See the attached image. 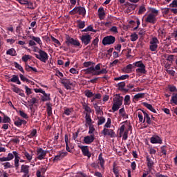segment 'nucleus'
I'll return each mask as SVG.
<instances>
[{
	"label": "nucleus",
	"mask_w": 177,
	"mask_h": 177,
	"mask_svg": "<svg viewBox=\"0 0 177 177\" xmlns=\"http://www.w3.org/2000/svg\"><path fill=\"white\" fill-rule=\"evenodd\" d=\"M85 74H92L93 75V66L84 70Z\"/></svg>",
	"instance_id": "42"
},
{
	"label": "nucleus",
	"mask_w": 177,
	"mask_h": 177,
	"mask_svg": "<svg viewBox=\"0 0 177 177\" xmlns=\"http://www.w3.org/2000/svg\"><path fill=\"white\" fill-rule=\"evenodd\" d=\"M43 95L44 96L41 97V102H48V100H50V95L46 93L45 91Z\"/></svg>",
	"instance_id": "33"
},
{
	"label": "nucleus",
	"mask_w": 177,
	"mask_h": 177,
	"mask_svg": "<svg viewBox=\"0 0 177 177\" xmlns=\"http://www.w3.org/2000/svg\"><path fill=\"white\" fill-rule=\"evenodd\" d=\"M93 104L94 106V109H95L96 113H97L99 114V113H102V111H103L102 110V109L100 108V106H99L97 105V103H93Z\"/></svg>",
	"instance_id": "43"
},
{
	"label": "nucleus",
	"mask_w": 177,
	"mask_h": 177,
	"mask_svg": "<svg viewBox=\"0 0 177 177\" xmlns=\"http://www.w3.org/2000/svg\"><path fill=\"white\" fill-rule=\"evenodd\" d=\"M12 153L14 154V157H15V161H19L20 160V157L19 156V153H17V151H12Z\"/></svg>",
	"instance_id": "55"
},
{
	"label": "nucleus",
	"mask_w": 177,
	"mask_h": 177,
	"mask_svg": "<svg viewBox=\"0 0 177 177\" xmlns=\"http://www.w3.org/2000/svg\"><path fill=\"white\" fill-rule=\"evenodd\" d=\"M147 165L148 167L149 171H151L153 169L154 161L149 156H147Z\"/></svg>",
	"instance_id": "18"
},
{
	"label": "nucleus",
	"mask_w": 177,
	"mask_h": 177,
	"mask_svg": "<svg viewBox=\"0 0 177 177\" xmlns=\"http://www.w3.org/2000/svg\"><path fill=\"white\" fill-rule=\"evenodd\" d=\"M82 107L85 111H86V114H89L91 115V113H92V110L91 109V107L88 106V104L86 102H84L82 103Z\"/></svg>",
	"instance_id": "22"
},
{
	"label": "nucleus",
	"mask_w": 177,
	"mask_h": 177,
	"mask_svg": "<svg viewBox=\"0 0 177 177\" xmlns=\"http://www.w3.org/2000/svg\"><path fill=\"white\" fill-rule=\"evenodd\" d=\"M142 112L144 114L143 123L147 122V124L150 125V124H151V118H150V115H149V113H147L146 111L143 110H142Z\"/></svg>",
	"instance_id": "19"
},
{
	"label": "nucleus",
	"mask_w": 177,
	"mask_h": 177,
	"mask_svg": "<svg viewBox=\"0 0 177 177\" xmlns=\"http://www.w3.org/2000/svg\"><path fill=\"white\" fill-rule=\"evenodd\" d=\"M2 165H3L5 169H8V168H13V166L10 165V162H9L3 163Z\"/></svg>",
	"instance_id": "54"
},
{
	"label": "nucleus",
	"mask_w": 177,
	"mask_h": 177,
	"mask_svg": "<svg viewBox=\"0 0 177 177\" xmlns=\"http://www.w3.org/2000/svg\"><path fill=\"white\" fill-rule=\"evenodd\" d=\"M102 45L107 46V45H113L115 42V37L113 35L106 36L102 39Z\"/></svg>",
	"instance_id": "8"
},
{
	"label": "nucleus",
	"mask_w": 177,
	"mask_h": 177,
	"mask_svg": "<svg viewBox=\"0 0 177 177\" xmlns=\"http://www.w3.org/2000/svg\"><path fill=\"white\" fill-rule=\"evenodd\" d=\"M10 121H11L10 118H9L8 116H6V115H3V119L2 121L3 124H8L10 122Z\"/></svg>",
	"instance_id": "50"
},
{
	"label": "nucleus",
	"mask_w": 177,
	"mask_h": 177,
	"mask_svg": "<svg viewBox=\"0 0 177 177\" xmlns=\"http://www.w3.org/2000/svg\"><path fill=\"white\" fill-rule=\"evenodd\" d=\"M149 15H155L157 17L158 15V10L156 8H151V13Z\"/></svg>",
	"instance_id": "59"
},
{
	"label": "nucleus",
	"mask_w": 177,
	"mask_h": 177,
	"mask_svg": "<svg viewBox=\"0 0 177 177\" xmlns=\"http://www.w3.org/2000/svg\"><path fill=\"white\" fill-rule=\"evenodd\" d=\"M73 111H74V110L72 108H64V114H65V115H71Z\"/></svg>",
	"instance_id": "41"
},
{
	"label": "nucleus",
	"mask_w": 177,
	"mask_h": 177,
	"mask_svg": "<svg viewBox=\"0 0 177 177\" xmlns=\"http://www.w3.org/2000/svg\"><path fill=\"white\" fill-rule=\"evenodd\" d=\"M170 102H173L174 104H176L177 106V93H173Z\"/></svg>",
	"instance_id": "45"
},
{
	"label": "nucleus",
	"mask_w": 177,
	"mask_h": 177,
	"mask_svg": "<svg viewBox=\"0 0 177 177\" xmlns=\"http://www.w3.org/2000/svg\"><path fill=\"white\" fill-rule=\"evenodd\" d=\"M22 154L24 157H25L26 160H28V161H31V160H32V156H34V153H32V152H31V153H29L28 152H27V151H24L22 152Z\"/></svg>",
	"instance_id": "21"
},
{
	"label": "nucleus",
	"mask_w": 177,
	"mask_h": 177,
	"mask_svg": "<svg viewBox=\"0 0 177 177\" xmlns=\"http://www.w3.org/2000/svg\"><path fill=\"white\" fill-rule=\"evenodd\" d=\"M50 39H52L53 42H54V44H55L56 45H58V46H60V45H62V43H60V41L55 38L53 36H50Z\"/></svg>",
	"instance_id": "49"
},
{
	"label": "nucleus",
	"mask_w": 177,
	"mask_h": 177,
	"mask_svg": "<svg viewBox=\"0 0 177 177\" xmlns=\"http://www.w3.org/2000/svg\"><path fill=\"white\" fill-rule=\"evenodd\" d=\"M84 95L85 96H86V97L91 98V97H93V96H95V94L91 91V90H86L84 91Z\"/></svg>",
	"instance_id": "36"
},
{
	"label": "nucleus",
	"mask_w": 177,
	"mask_h": 177,
	"mask_svg": "<svg viewBox=\"0 0 177 177\" xmlns=\"http://www.w3.org/2000/svg\"><path fill=\"white\" fill-rule=\"evenodd\" d=\"M80 40L82 41V44H84V45L86 46V45H89V44H91V41H92V37L91 35H83L80 37Z\"/></svg>",
	"instance_id": "10"
},
{
	"label": "nucleus",
	"mask_w": 177,
	"mask_h": 177,
	"mask_svg": "<svg viewBox=\"0 0 177 177\" xmlns=\"http://www.w3.org/2000/svg\"><path fill=\"white\" fill-rule=\"evenodd\" d=\"M21 172L24 174L22 177H30V166L27 165H22L21 166Z\"/></svg>",
	"instance_id": "12"
},
{
	"label": "nucleus",
	"mask_w": 177,
	"mask_h": 177,
	"mask_svg": "<svg viewBox=\"0 0 177 177\" xmlns=\"http://www.w3.org/2000/svg\"><path fill=\"white\" fill-rule=\"evenodd\" d=\"M14 66L15 68H17L18 70H19V71H21V73H23V74H24V69L23 68V66H21V65L19 64V63L17 62H14Z\"/></svg>",
	"instance_id": "39"
},
{
	"label": "nucleus",
	"mask_w": 177,
	"mask_h": 177,
	"mask_svg": "<svg viewBox=\"0 0 177 177\" xmlns=\"http://www.w3.org/2000/svg\"><path fill=\"white\" fill-rule=\"evenodd\" d=\"M95 63L93 62H85L83 63L84 67H91V66H94Z\"/></svg>",
	"instance_id": "53"
},
{
	"label": "nucleus",
	"mask_w": 177,
	"mask_h": 177,
	"mask_svg": "<svg viewBox=\"0 0 177 177\" xmlns=\"http://www.w3.org/2000/svg\"><path fill=\"white\" fill-rule=\"evenodd\" d=\"M32 58V57L31 55H25L22 57L21 60H22V62L27 63V62H28V60H31Z\"/></svg>",
	"instance_id": "40"
},
{
	"label": "nucleus",
	"mask_w": 177,
	"mask_h": 177,
	"mask_svg": "<svg viewBox=\"0 0 177 177\" xmlns=\"http://www.w3.org/2000/svg\"><path fill=\"white\" fill-rule=\"evenodd\" d=\"M27 136L30 139H32V138H37V129H32V131L30 132V133L29 135H28Z\"/></svg>",
	"instance_id": "37"
},
{
	"label": "nucleus",
	"mask_w": 177,
	"mask_h": 177,
	"mask_svg": "<svg viewBox=\"0 0 177 177\" xmlns=\"http://www.w3.org/2000/svg\"><path fill=\"white\" fill-rule=\"evenodd\" d=\"M118 86L120 91H123L124 92H128L129 91V88H124V87L125 86V82L118 83Z\"/></svg>",
	"instance_id": "27"
},
{
	"label": "nucleus",
	"mask_w": 177,
	"mask_h": 177,
	"mask_svg": "<svg viewBox=\"0 0 177 177\" xmlns=\"http://www.w3.org/2000/svg\"><path fill=\"white\" fill-rule=\"evenodd\" d=\"M133 66H135V67H138V68L136 70L138 75H142V74H147V71H146V66L143 64V62L138 61L133 63Z\"/></svg>",
	"instance_id": "2"
},
{
	"label": "nucleus",
	"mask_w": 177,
	"mask_h": 177,
	"mask_svg": "<svg viewBox=\"0 0 177 177\" xmlns=\"http://www.w3.org/2000/svg\"><path fill=\"white\" fill-rule=\"evenodd\" d=\"M6 55H9L10 56H17V53H16L15 48H10L6 51Z\"/></svg>",
	"instance_id": "30"
},
{
	"label": "nucleus",
	"mask_w": 177,
	"mask_h": 177,
	"mask_svg": "<svg viewBox=\"0 0 177 177\" xmlns=\"http://www.w3.org/2000/svg\"><path fill=\"white\" fill-rule=\"evenodd\" d=\"M143 106L146 108L148 109V110H150L152 113H157V111L153 107V105L147 103V102H143L142 103Z\"/></svg>",
	"instance_id": "24"
},
{
	"label": "nucleus",
	"mask_w": 177,
	"mask_h": 177,
	"mask_svg": "<svg viewBox=\"0 0 177 177\" xmlns=\"http://www.w3.org/2000/svg\"><path fill=\"white\" fill-rule=\"evenodd\" d=\"M36 151L37 160H45V157L46 156V154L48 153L46 151L43 150L42 148H38Z\"/></svg>",
	"instance_id": "9"
},
{
	"label": "nucleus",
	"mask_w": 177,
	"mask_h": 177,
	"mask_svg": "<svg viewBox=\"0 0 177 177\" xmlns=\"http://www.w3.org/2000/svg\"><path fill=\"white\" fill-rule=\"evenodd\" d=\"M86 120V125L88 126V133L89 135H92L95 132V127L93 126V122H92V118H91V115L89 113H86L85 115Z\"/></svg>",
	"instance_id": "4"
},
{
	"label": "nucleus",
	"mask_w": 177,
	"mask_h": 177,
	"mask_svg": "<svg viewBox=\"0 0 177 177\" xmlns=\"http://www.w3.org/2000/svg\"><path fill=\"white\" fill-rule=\"evenodd\" d=\"M66 39L65 44H66L68 46H70V45H73L75 48H81L82 46L80 40L71 37L69 35L66 36Z\"/></svg>",
	"instance_id": "6"
},
{
	"label": "nucleus",
	"mask_w": 177,
	"mask_h": 177,
	"mask_svg": "<svg viewBox=\"0 0 177 177\" xmlns=\"http://www.w3.org/2000/svg\"><path fill=\"white\" fill-rule=\"evenodd\" d=\"M113 172L115 177H120V170H118V167L113 166Z\"/></svg>",
	"instance_id": "44"
},
{
	"label": "nucleus",
	"mask_w": 177,
	"mask_h": 177,
	"mask_svg": "<svg viewBox=\"0 0 177 177\" xmlns=\"http://www.w3.org/2000/svg\"><path fill=\"white\" fill-rule=\"evenodd\" d=\"M104 16H106V12H104V8L103 7H100L98 9V17L100 20H103L104 19Z\"/></svg>",
	"instance_id": "20"
},
{
	"label": "nucleus",
	"mask_w": 177,
	"mask_h": 177,
	"mask_svg": "<svg viewBox=\"0 0 177 177\" xmlns=\"http://www.w3.org/2000/svg\"><path fill=\"white\" fill-rule=\"evenodd\" d=\"M95 141V135L87 136L84 138V142L86 145H91Z\"/></svg>",
	"instance_id": "16"
},
{
	"label": "nucleus",
	"mask_w": 177,
	"mask_h": 177,
	"mask_svg": "<svg viewBox=\"0 0 177 177\" xmlns=\"http://www.w3.org/2000/svg\"><path fill=\"white\" fill-rule=\"evenodd\" d=\"M127 78H129V75H122L119 77H115L114 81H121V80H127Z\"/></svg>",
	"instance_id": "38"
},
{
	"label": "nucleus",
	"mask_w": 177,
	"mask_h": 177,
	"mask_svg": "<svg viewBox=\"0 0 177 177\" xmlns=\"http://www.w3.org/2000/svg\"><path fill=\"white\" fill-rule=\"evenodd\" d=\"M170 8H177V0H173L169 4Z\"/></svg>",
	"instance_id": "63"
},
{
	"label": "nucleus",
	"mask_w": 177,
	"mask_h": 177,
	"mask_svg": "<svg viewBox=\"0 0 177 177\" xmlns=\"http://www.w3.org/2000/svg\"><path fill=\"white\" fill-rule=\"evenodd\" d=\"M62 84L73 85V82H71V81H70V80H68V79L62 80Z\"/></svg>",
	"instance_id": "52"
},
{
	"label": "nucleus",
	"mask_w": 177,
	"mask_h": 177,
	"mask_svg": "<svg viewBox=\"0 0 177 177\" xmlns=\"http://www.w3.org/2000/svg\"><path fill=\"white\" fill-rule=\"evenodd\" d=\"M14 124L15 127H18V128H20V127L22 125L21 124V119L20 118H18L15 122Z\"/></svg>",
	"instance_id": "47"
},
{
	"label": "nucleus",
	"mask_w": 177,
	"mask_h": 177,
	"mask_svg": "<svg viewBox=\"0 0 177 177\" xmlns=\"http://www.w3.org/2000/svg\"><path fill=\"white\" fill-rule=\"evenodd\" d=\"M157 17L154 14H149L145 19L146 23H150L151 24H156L157 23Z\"/></svg>",
	"instance_id": "13"
},
{
	"label": "nucleus",
	"mask_w": 177,
	"mask_h": 177,
	"mask_svg": "<svg viewBox=\"0 0 177 177\" xmlns=\"http://www.w3.org/2000/svg\"><path fill=\"white\" fill-rule=\"evenodd\" d=\"M25 90H26V93L27 96H30V95H31L32 93L31 88H30L27 86H25Z\"/></svg>",
	"instance_id": "57"
},
{
	"label": "nucleus",
	"mask_w": 177,
	"mask_h": 177,
	"mask_svg": "<svg viewBox=\"0 0 177 177\" xmlns=\"http://www.w3.org/2000/svg\"><path fill=\"white\" fill-rule=\"evenodd\" d=\"M38 54H34V56L36 57V59H38L40 60V62H42L43 63H46V61L48 59H49V55L46 52L42 50H39Z\"/></svg>",
	"instance_id": "5"
},
{
	"label": "nucleus",
	"mask_w": 177,
	"mask_h": 177,
	"mask_svg": "<svg viewBox=\"0 0 177 177\" xmlns=\"http://www.w3.org/2000/svg\"><path fill=\"white\" fill-rule=\"evenodd\" d=\"M25 70L26 71H29V72L32 71H34V73H38V70H37V68L30 66L28 64H26V65H25Z\"/></svg>",
	"instance_id": "28"
},
{
	"label": "nucleus",
	"mask_w": 177,
	"mask_h": 177,
	"mask_svg": "<svg viewBox=\"0 0 177 177\" xmlns=\"http://www.w3.org/2000/svg\"><path fill=\"white\" fill-rule=\"evenodd\" d=\"M98 161H99V164L101 167V168L104 169V158H103V153H100L99 156H98Z\"/></svg>",
	"instance_id": "26"
},
{
	"label": "nucleus",
	"mask_w": 177,
	"mask_h": 177,
	"mask_svg": "<svg viewBox=\"0 0 177 177\" xmlns=\"http://www.w3.org/2000/svg\"><path fill=\"white\" fill-rule=\"evenodd\" d=\"M145 11H146V8L145 7V6H140L139 10H138L139 15H142V13H145Z\"/></svg>",
	"instance_id": "58"
},
{
	"label": "nucleus",
	"mask_w": 177,
	"mask_h": 177,
	"mask_svg": "<svg viewBox=\"0 0 177 177\" xmlns=\"http://www.w3.org/2000/svg\"><path fill=\"white\" fill-rule=\"evenodd\" d=\"M124 106H129V104H131V96L129 95H127L124 97Z\"/></svg>",
	"instance_id": "35"
},
{
	"label": "nucleus",
	"mask_w": 177,
	"mask_h": 177,
	"mask_svg": "<svg viewBox=\"0 0 177 177\" xmlns=\"http://www.w3.org/2000/svg\"><path fill=\"white\" fill-rule=\"evenodd\" d=\"M19 115L22 117V118H25V120H27L28 118V115L27 113H24L23 111H19Z\"/></svg>",
	"instance_id": "56"
},
{
	"label": "nucleus",
	"mask_w": 177,
	"mask_h": 177,
	"mask_svg": "<svg viewBox=\"0 0 177 177\" xmlns=\"http://www.w3.org/2000/svg\"><path fill=\"white\" fill-rule=\"evenodd\" d=\"M131 41L133 42H135V41L138 40V39L139 38V36H138L137 34L134 33L131 35Z\"/></svg>",
	"instance_id": "60"
},
{
	"label": "nucleus",
	"mask_w": 177,
	"mask_h": 177,
	"mask_svg": "<svg viewBox=\"0 0 177 177\" xmlns=\"http://www.w3.org/2000/svg\"><path fill=\"white\" fill-rule=\"evenodd\" d=\"M12 91L13 92H15V93H19V92H23V90L20 89L19 87H16V86H14Z\"/></svg>",
	"instance_id": "61"
},
{
	"label": "nucleus",
	"mask_w": 177,
	"mask_h": 177,
	"mask_svg": "<svg viewBox=\"0 0 177 177\" xmlns=\"http://www.w3.org/2000/svg\"><path fill=\"white\" fill-rule=\"evenodd\" d=\"M111 32H114L115 34L118 33V29L117 28V26H112L110 28Z\"/></svg>",
	"instance_id": "62"
},
{
	"label": "nucleus",
	"mask_w": 177,
	"mask_h": 177,
	"mask_svg": "<svg viewBox=\"0 0 177 177\" xmlns=\"http://www.w3.org/2000/svg\"><path fill=\"white\" fill-rule=\"evenodd\" d=\"M28 102V103L31 104V106H34V104L38 103V102H39V101L38 100V99H37L35 97H32V99Z\"/></svg>",
	"instance_id": "51"
},
{
	"label": "nucleus",
	"mask_w": 177,
	"mask_h": 177,
	"mask_svg": "<svg viewBox=\"0 0 177 177\" xmlns=\"http://www.w3.org/2000/svg\"><path fill=\"white\" fill-rule=\"evenodd\" d=\"M26 5L28 6L27 7L28 9H34V6L32 4V2L28 1V3H26Z\"/></svg>",
	"instance_id": "64"
},
{
	"label": "nucleus",
	"mask_w": 177,
	"mask_h": 177,
	"mask_svg": "<svg viewBox=\"0 0 177 177\" xmlns=\"http://www.w3.org/2000/svg\"><path fill=\"white\" fill-rule=\"evenodd\" d=\"M10 81L11 82L17 83V85H21V82H20V80H19V76L17 75H13Z\"/></svg>",
	"instance_id": "25"
},
{
	"label": "nucleus",
	"mask_w": 177,
	"mask_h": 177,
	"mask_svg": "<svg viewBox=\"0 0 177 177\" xmlns=\"http://www.w3.org/2000/svg\"><path fill=\"white\" fill-rule=\"evenodd\" d=\"M46 106H47V114L48 117H50L52 115V104L46 103Z\"/></svg>",
	"instance_id": "31"
},
{
	"label": "nucleus",
	"mask_w": 177,
	"mask_h": 177,
	"mask_svg": "<svg viewBox=\"0 0 177 177\" xmlns=\"http://www.w3.org/2000/svg\"><path fill=\"white\" fill-rule=\"evenodd\" d=\"M66 156H67V152L59 151V153L54 157L53 161H60V160L64 158Z\"/></svg>",
	"instance_id": "17"
},
{
	"label": "nucleus",
	"mask_w": 177,
	"mask_h": 177,
	"mask_svg": "<svg viewBox=\"0 0 177 177\" xmlns=\"http://www.w3.org/2000/svg\"><path fill=\"white\" fill-rule=\"evenodd\" d=\"M149 50L151 52H157L158 44H160L158 39L157 37H152L149 41Z\"/></svg>",
	"instance_id": "7"
},
{
	"label": "nucleus",
	"mask_w": 177,
	"mask_h": 177,
	"mask_svg": "<svg viewBox=\"0 0 177 177\" xmlns=\"http://www.w3.org/2000/svg\"><path fill=\"white\" fill-rule=\"evenodd\" d=\"M69 13L70 15H77V13L84 18L86 16V9H85V7L77 6L75 7Z\"/></svg>",
	"instance_id": "3"
},
{
	"label": "nucleus",
	"mask_w": 177,
	"mask_h": 177,
	"mask_svg": "<svg viewBox=\"0 0 177 177\" xmlns=\"http://www.w3.org/2000/svg\"><path fill=\"white\" fill-rule=\"evenodd\" d=\"M97 125L100 127V125H103L106 122V118L103 116L97 117Z\"/></svg>",
	"instance_id": "32"
},
{
	"label": "nucleus",
	"mask_w": 177,
	"mask_h": 177,
	"mask_svg": "<svg viewBox=\"0 0 177 177\" xmlns=\"http://www.w3.org/2000/svg\"><path fill=\"white\" fill-rule=\"evenodd\" d=\"M133 68H135V66L132 64H129L125 68H123V71L124 73H127V74H129L132 73Z\"/></svg>",
	"instance_id": "23"
},
{
	"label": "nucleus",
	"mask_w": 177,
	"mask_h": 177,
	"mask_svg": "<svg viewBox=\"0 0 177 177\" xmlns=\"http://www.w3.org/2000/svg\"><path fill=\"white\" fill-rule=\"evenodd\" d=\"M124 100V97L120 96V95H116V96L113 98V105L112 106V110L113 112H115L119 110L120 106H122V101Z\"/></svg>",
	"instance_id": "1"
},
{
	"label": "nucleus",
	"mask_w": 177,
	"mask_h": 177,
	"mask_svg": "<svg viewBox=\"0 0 177 177\" xmlns=\"http://www.w3.org/2000/svg\"><path fill=\"white\" fill-rule=\"evenodd\" d=\"M145 93H139L134 95V99H136L137 100L138 99H143V97H145Z\"/></svg>",
	"instance_id": "46"
},
{
	"label": "nucleus",
	"mask_w": 177,
	"mask_h": 177,
	"mask_svg": "<svg viewBox=\"0 0 177 177\" xmlns=\"http://www.w3.org/2000/svg\"><path fill=\"white\" fill-rule=\"evenodd\" d=\"M101 133L104 135V136H110V138H114L115 136V132L113 129H109L106 127H104V129L102 131Z\"/></svg>",
	"instance_id": "11"
},
{
	"label": "nucleus",
	"mask_w": 177,
	"mask_h": 177,
	"mask_svg": "<svg viewBox=\"0 0 177 177\" xmlns=\"http://www.w3.org/2000/svg\"><path fill=\"white\" fill-rule=\"evenodd\" d=\"M104 128H111V119L108 118L106 122L104 125Z\"/></svg>",
	"instance_id": "48"
},
{
	"label": "nucleus",
	"mask_w": 177,
	"mask_h": 177,
	"mask_svg": "<svg viewBox=\"0 0 177 177\" xmlns=\"http://www.w3.org/2000/svg\"><path fill=\"white\" fill-rule=\"evenodd\" d=\"M30 38L38 44V45H42V41L41 40V38L35 36H30Z\"/></svg>",
	"instance_id": "29"
},
{
	"label": "nucleus",
	"mask_w": 177,
	"mask_h": 177,
	"mask_svg": "<svg viewBox=\"0 0 177 177\" xmlns=\"http://www.w3.org/2000/svg\"><path fill=\"white\" fill-rule=\"evenodd\" d=\"M77 23L78 24V28H80V30H82V28H85V21L77 20Z\"/></svg>",
	"instance_id": "34"
},
{
	"label": "nucleus",
	"mask_w": 177,
	"mask_h": 177,
	"mask_svg": "<svg viewBox=\"0 0 177 177\" xmlns=\"http://www.w3.org/2000/svg\"><path fill=\"white\" fill-rule=\"evenodd\" d=\"M150 142L153 145L158 144V145H162V139L160 138L158 136H153L150 138Z\"/></svg>",
	"instance_id": "14"
},
{
	"label": "nucleus",
	"mask_w": 177,
	"mask_h": 177,
	"mask_svg": "<svg viewBox=\"0 0 177 177\" xmlns=\"http://www.w3.org/2000/svg\"><path fill=\"white\" fill-rule=\"evenodd\" d=\"M80 149L82 150L83 156L88 157V158H91V157L92 156V153L89 151L88 146H82Z\"/></svg>",
	"instance_id": "15"
}]
</instances>
